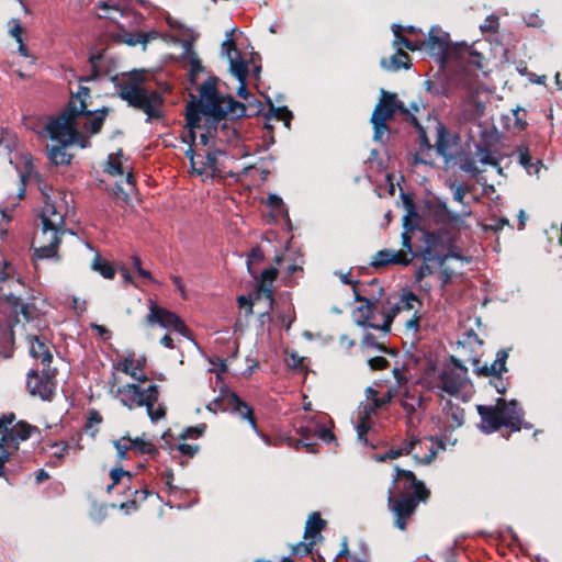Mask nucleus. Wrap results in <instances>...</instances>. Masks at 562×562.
Listing matches in <instances>:
<instances>
[{
    "label": "nucleus",
    "mask_w": 562,
    "mask_h": 562,
    "mask_svg": "<svg viewBox=\"0 0 562 562\" xmlns=\"http://www.w3.org/2000/svg\"><path fill=\"white\" fill-rule=\"evenodd\" d=\"M325 526L326 520H324L321 517L319 513H312L305 525L304 538H313V540H315L316 538L322 539L323 537L321 535V531L322 529L325 528Z\"/></svg>",
    "instance_id": "36"
},
{
    "label": "nucleus",
    "mask_w": 562,
    "mask_h": 562,
    "mask_svg": "<svg viewBox=\"0 0 562 562\" xmlns=\"http://www.w3.org/2000/svg\"><path fill=\"white\" fill-rule=\"evenodd\" d=\"M66 147L63 144L59 146H52L47 150V157L53 166H68L70 165L74 156L66 151Z\"/></svg>",
    "instance_id": "37"
},
{
    "label": "nucleus",
    "mask_w": 562,
    "mask_h": 562,
    "mask_svg": "<svg viewBox=\"0 0 562 562\" xmlns=\"http://www.w3.org/2000/svg\"><path fill=\"white\" fill-rule=\"evenodd\" d=\"M216 111L223 119H227L232 122L240 120L247 115L246 104L237 101L235 98H229L227 105H215Z\"/></svg>",
    "instance_id": "27"
},
{
    "label": "nucleus",
    "mask_w": 562,
    "mask_h": 562,
    "mask_svg": "<svg viewBox=\"0 0 562 562\" xmlns=\"http://www.w3.org/2000/svg\"><path fill=\"white\" fill-rule=\"evenodd\" d=\"M476 151L481 156L479 161L482 165L498 167V160L491 155L487 144H485V145L477 144Z\"/></svg>",
    "instance_id": "52"
},
{
    "label": "nucleus",
    "mask_w": 562,
    "mask_h": 562,
    "mask_svg": "<svg viewBox=\"0 0 562 562\" xmlns=\"http://www.w3.org/2000/svg\"><path fill=\"white\" fill-rule=\"evenodd\" d=\"M134 352L128 353L125 358H123L120 362L113 364L115 370L122 371L125 374L134 375Z\"/></svg>",
    "instance_id": "53"
},
{
    "label": "nucleus",
    "mask_w": 562,
    "mask_h": 562,
    "mask_svg": "<svg viewBox=\"0 0 562 562\" xmlns=\"http://www.w3.org/2000/svg\"><path fill=\"white\" fill-rule=\"evenodd\" d=\"M420 257L425 261H437V263L441 267L449 259L448 252L439 254L435 249L430 250L428 254H424V251H420Z\"/></svg>",
    "instance_id": "61"
},
{
    "label": "nucleus",
    "mask_w": 562,
    "mask_h": 562,
    "mask_svg": "<svg viewBox=\"0 0 562 562\" xmlns=\"http://www.w3.org/2000/svg\"><path fill=\"white\" fill-rule=\"evenodd\" d=\"M49 350L47 340L43 336H32L30 346V356L34 359H38L41 355Z\"/></svg>",
    "instance_id": "48"
},
{
    "label": "nucleus",
    "mask_w": 562,
    "mask_h": 562,
    "mask_svg": "<svg viewBox=\"0 0 562 562\" xmlns=\"http://www.w3.org/2000/svg\"><path fill=\"white\" fill-rule=\"evenodd\" d=\"M218 80L214 75L207 77L203 85L198 88L199 98L195 97L196 104L203 108H215L216 101L220 98Z\"/></svg>",
    "instance_id": "17"
},
{
    "label": "nucleus",
    "mask_w": 562,
    "mask_h": 562,
    "mask_svg": "<svg viewBox=\"0 0 562 562\" xmlns=\"http://www.w3.org/2000/svg\"><path fill=\"white\" fill-rule=\"evenodd\" d=\"M381 67L390 71H397L402 68L409 69L412 67V63L409 61L408 54L403 49L397 48L395 55H393L390 60L382 58Z\"/></svg>",
    "instance_id": "31"
},
{
    "label": "nucleus",
    "mask_w": 562,
    "mask_h": 562,
    "mask_svg": "<svg viewBox=\"0 0 562 562\" xmlns=\"http://www.w3.org/2000/svg\"><path fill=\"white\" fill-rule=\"evenodd\" d=\"M295 432L300 436V439H295L291 436L284 437L283 440L286 441V443L294 448L295 450H299L301 447H304L307 452L310 453H316L317 450V442L314 441L315 432L313 429L308 426H300L295 428Z\"/></svg>",
    "instance_id": "21"
},
{
    "label": "nucleus",
    "mask_w": 562,
    "mask_h": 562,
    "mask_svg": "<svg viewBox=\"0 0 562 562\" xmlns=\"http://www.w3.org/2000/svg\"><path fill=\"white\" fill-rule=\"evenodd\" d=\"M499 27V19L495 14H490L485 18L484 23L480 25L482 33L497 32Z\"/></svg>",
    "instance_id": "58"
},
{
    "label": "nucleus",
    "mask_w": 562,
    "mask_h": 562,
    "mask_svg": "<svg viewBox=\"0 0 562 562\" xmlns=\"http://www.w3.org/2000/svg\"><path fill=\"white\" fill-rule=\"evenodd\" d=\"M356 429H357L358 440L360 442H362L363 445L368 446L369 445V440L367 438V434L370 430V425L366 420V418H360L359 419Z\"/></svg>",
    "instance_id": "62"
},
{
    "label": "nucleus",
    "mask_w": 562,
    "mask_h": 562,
    "mask_svg": "<svg viewBox=\"0 0 562 562\" xmlns=\"http://www.w3.org/2000/svg\"><path fill=\"white\" fill-rule=\"evenodd\" d=\"M204 116V133L200 134V143L203 146H207L210 138H214L217 135L220 123L224 120L215 108H204L201 112Z\"/></svg>",
    "instance_id": "19"
},
{
    "label": "nucleus",
    "mask_w": 562,
    "mask_h": 562,
    "mask_svg": "<svg viewBox=\"0 0 562 562\" xmlns=\"http://www.w3.org/2000/svg\"><path fill=\"white\" fill-rule=\"evenodd\" d=\"M190 59V71H189V81L191 85H195L196 83V76L204 71V66L202 65L200 58L196 56H191Z\"/></svg>",
    "instance_id": "55"
},
{
    "label": "nucleus",
    "mask_w": 562,
    "mask_h": 562,
    "mask_svg": "<svg viewBox=\"0 0 562 562\" xmlns=\"http://www.w3.org/2000/svg\"><path fill=\"white\" fill-rule=\"evenodd\" d=\"M424 205L437 225H458L461 222V215L451 211L447 201L438 195L425 200Z\"/></svg>",
    "instance_id": "10"
},
{
    "label": "nucleus",
    "mask_w": 562,
    "mask_h": 562,
    "mask_svg": "<svg viewBox=\"0 0 562 562\" xmlns=\"http://www.w3.org/2000/svg\"><path fill=\"white\" fill-rule=\"evenodd\" d=\"M412 261V258H408L404 252L401 250L394 251L392 249L385 248L382 250H379L373 260L370 262V266L379 269L384 268L389 265H402V266H408Z\"/></svg>",
    "instance_id": "20"
},
{
    "label": "nucleus",
    "mask_w": 562,
    "mask_h": 562,
    "mask_svg": "<svg viewBox=\"0 0 562 562\" xmlns=\"http://www.w3.org/2000/svg\"><path fill=\"white\" fill-rule=\"evenodd\" d=\"M92 111L89 109L88 98L75 100L70 97L60 113L50 116L48 122H54L56 128L64 130L67 123H76L79 117H90Z\"/></svg>",
    "instance_id": "6"
},
{
    "label": "nucleus",
    "mask_w": 562,
    "mask_h": 562,
    "mask_svg": "<svg viewBox=\"0 0 562 562\" xmlns=\"http://www.w3.org/2000/svg\"><path fill=\"white\" fill-rule=\"evenodd\" d=\"M103 171L110 176H122L124 173L122 162L114 161L113 155H109L106 166Z\"/></svg>",
    "instance_id": "60"
},
{
    "label": "nucleus",
    "mask_w": 562,
    "mask_h": 562,
    "mask_svg": "<svg viewBox=\"0 0 562 562\" xmlns=\"http://www.w3.org/2000/svg\"><path fill=\"white\" fill-rule=\"evenodd\" d=\"M224 154L221 149L209 150L205 154V161L201 162L200 167L194 168V172L199 176H202L206 168L212 170H216L217 156Z\"/></svg>",
    "instance_id": "46"
},
{
    "label": "nucleus",
    "mask_w": 562,
    "mask_h": 562,
    "mask_svg": "<svg viewBox=\"0 0 562 562\" xmlns=\"http://www.w3.org/2000/svg\"><path fill=\"white\" fill-rule=\"evenodd\" d=\"M384 293V289L382 286L379 288L378 295L372 296V305L369 304V307L360 310V307H357L353 314H358L355 316V323L357 326L361 328H372L375 330H379L380 325L372 323L371 319L375 317V311H376V302Z\"/></svg>",
    "instance_id": "22"
},
{
    "label": "nucleus",
    "mask_w": 562,
    "mask_h": 562,
    "mask_svg": "<svg viewBox=\"0 0 562 562\" xmlns=\"http://www.w3.org/2000/svg\"><path fill=\"white\" fill-rule=\"evenodd\" d=\"M131 443V449L134 450L137 454H145L148 446L151 441L145 439V434L134 439L128 440Z\"/></svg>",
    "instance_id": "57"
},
{
    "label": "nucleus",
    "mask_w": 562,
    "mask_h": 562,
    "mask_svg": "<svg viewBox=\"0 0 562 562\" xmlns=\"http://www.w3.org/2000/svg\"><path fill=\"white\" fill-rule=\"evenodd\" d=\"M457 155L459 157L460 155H463V151ZM464 159L460 164V169L464 172L470 173L472 177H476L480 173V169L476 167L475 161L468 155L464 154Z\"/></svg>",
    "instance_id": "56"
},
{
    "label": "nucleus",
    "mask_w": 562,
    "mask_h": 562,
    "mask_svg": "<svg viewBox=\"0 0 562 562\" xmlns=\"http://www.w3.org/2000/svg\"><path fill=\"white\" fill-rule=\"evenodd\" d=\"M0 434V449H8L12 453L19 450L21 440L14 436L13 428H5Z\"/></svg>",
    "instance_id": "44"
},
{
    "label": "nucleus",
    "mask_w": 562,
    "mask_h": 562,
    "mask_svg": "<svg viewBox=\"0 0 562 562\" xmlns=\"http://www.w3.org/2000/svg\"><path fill=\"white\" fill-rule=\"evenodd\" d=\"M518 154V162L521 167L525 168V170L529 173H538L539 172V166L542 165L541 160H537L536 162H532V158L529 151V148L526 145H519L516 147L514 154Z\"/></svg>",
    "instance_id": "35"
},
{
    "label": "nucleus",
    "mask_w": 562,
    "mask_h": 562,
    "mask_svg": "<svg viewBox=\"0 0 562 562\" xmlns=\"http://www.w3.org/2000/svg\"><path fill=\"white\" fill-rule=\"evenodd\" d=\"M449 361L453 368L441 370L438 378L441 382L440 389L447 394L454 396L467 383H470V379L467 376L468 368L460 359L450 356Z\"/></svg>",
    "instance_id": "4"
},
{
    "label": "nucleus",
    "mask_w": 562,
    "mask_h": 562,
    "mask_svg": "<svg viewBox=\"0 0 562 562\" xmlns=\"http://www.w3.org/2000/svg\"><path fill=\"white\" fill-rule=\"evenodd\" d=\"M232 392L226 385L221 387L220 395L215 397L210 404L206 405V409L216 414V408L224 411L225 406H228V394ZM231 409H225V412Z\"/></svg>",
    "instance_id": "45"
},
{
    "label": "nucleus",
    "mask_w": 562,
    "mask_h": 562,
    "mask_svg": "<svg viewBox=\"0 0 562 562\" xmlns=\"http://www.w3.org/2000/svg\"><path fill=\"white\" fill-rule=\"evenodd\" d=\"M278 269L273 266H270L269 268H266L262 270V272L259 274V278L257 279L258 283L256 285V293L257 296H259L260 293H262L267 299L270 301V308L272 307V304L274 303L273 292L271 289V285L273 281L278 277Z\"/></svg>",
    "instance_id": "24"
},
{
    "label": "nucleus",
    "mask_w": 562,
    "mask_h": 562,
    "mask_svg": "<svg viewBox=\"0 0 562 562\" xmlns=\"http://www.w3.org/2000/svg\"><path fill=\"white\" fill-rule=\"evenodd\" d=\"M128 106L143 111L147 117L146 122L150 123L154 120L164 119L165 112L162 110L165 98L157 90H140L135 94L125 92V99H123Z\"/></svg>",
    "instance_id": "1"
},
{
    "label": "nucleus",
    "mask_w": 562,
    "mask_h": 562,
    "mask_svg": "<svg viewBox=\"0 0 562 562\" xmlns=\"http://www.w3.org/2000/svg\"><path fill=\"white\" fill-rule=\"evenodd\" d=\"M54 125V122H47L46 124V131L52 140H56L64 146L78 145L82 149L91 146L90 135L79 132L77 122L67 123L64 130L56 128Z\"/></svg>",
    "instance_id": "7"
},
{
    "label": "nucleus",
    "mask_w": 562,
    "mask_h": 562,
    "mask_svg": "<svg viewBox=\"0 0 562 562\" xmlns=\"http://www.w3.org/2000/svg\"><path fill=\"white\" fill-rule=\"evenodd\" d=\"M393 119V106L392 99H387L385 94H380V100L375 105L370 123L373 127V137L374 142L382 143L385 145L383 140V134L389 131L387 122Z\"/></svg>",
    "instance_id": "9"
},
{
    "label": "nucleus",
    "mask_w": 562,
    "mask_h": 562,
    "mask_svg": "<svg viewBox=\"0 0 562 562\" xmlns=\"http://www.w3.org/2000/svg\"><path fill=\"white\" fill-rule=\"evenodd\" d=\"M429 54L435 57L440 68H445L449 60V49L451 47L449 33L443 32L440 26L434 25L425 41Z\"/></svg>",
    "instance_id": "8"
},
{
    "label": "nucleus",
    "mask_w": 562,
    "mask_h": 562,
    "mask_svg": "<svg viewBox=\"0 0 562 562\" xmlns=\"http://www.w3.org/2000/svg\"><path fill=\"white\" fill-rule=\"evenodd\" d=\"M436 131L437 139L435 149L437 154L441 156L446 162L457 159L458 155L451 154L449 148L460 144V135L458 133H451L441 121H437Z\"/></svg>",
    "instance_id": "13"
},
{
    "label": "nucleus",
    "mask_w": 562,
    "mask_h": 562,
    "mask_svg": "<svg viewBox=\"0 0 562 562\" xmlns=\"http://www.w3.org/2000/svg\"><path fill=\"white\" fill-rule=\"evenodd\" d=\"M396 471V475L393 480V484H395L400 477H404L406 481L409 482L408 488L413 490L412 493L420 492V490H428L425 484L416 477L413 471L401 469L398 465L394 467Z\"/></svg>",
    "instance_id": "39"
},
{
    "label": "nucleus",
    "mask_w": 562,
    "mask_h": 562,
    "mask_svg": "<svg viewBox=\"0 0 562 562\" xmlns=\"http://www.w3.org/2000/svg\"><path fill=\"white\" fill-rule=\"evenodd\" d=\"M476 411L481 418V423L477 425V427L485 435L493 434L499 430L502 427L507 428V426H515L514 424L503 418V413L497 405H477Z\"/></svg>",
    "instance_id": "11"
},
{
    "label": "nucleus",
    "mask_w": 562,
    "mask_h": 562,
    "mask_svg": "<svg viewBox=\"0 0 562 562\" xmlns=\"http://www.w3.org/2000/svg\"><path fill=\"white\" fill-rule=\"evenodd\" d=\"M380 94H385L387 99H392L393 116L396 113H400L405 116V121L407 123H411V117L415 115L409 111V109L404 104V102L398 99L395 92H389L385 89L381 88Z\"/></svg>",
    "instance_id": "41"
},
{
    "label": "nucleus",
    "mask_w": 562,
    "mask_h": 562,
    "mask_svg": "<svg viewBox=\"0 0 562 562\" xmlns=\"http://www.w3.org/2000/svg\"><path fill=\"white\" fill-rule=\"evenodd\" d=\"M21 157H22L23 162H24L25 171L22 172L18 165L14 166L15 169L19 171L20 182H21V187H20L19 192H18V198L19 199H22L24 196L26 181L29 180V178H30V176H31V173L33 172V169H34L33 157H32L31 154H24Z\"/></svg>",
    "instance_id": "40"
},
{
    "label": "nucleus",
    "mask_w": 562,
    "mask_h": 562,
    "mask_svg": "<svg viewBox=\"0 0 562 562\" xmlns=\"http://www.w3.org/2000/svg\"><path fill=\"white\" fill-rule=\"evenodd\" d=\"M246 108H247L248 113L245 117H255V116H259V115L263 116V113H262L263 104L257 98L251 97L250 99H248Z\"/></svg>",
    "instance_id": "54"
},
{
    "label": "nucleus",
    "mask_w": 562,
    "mask_h": 562,
    "mask_svg": "<svg viewBox=\"0 0 562 562\" xmlns=\"http://www.w3.org/2000/svg\"><path fill=\"white\" fill-rule=\"evenodd\" d=\"M56 369H31L26 373V389L32 396H38L43 401H52L55 395L54 376Z\"/></svg>",
    "instance_id": "3"
},
{
    "label": "nucleus",
    "mask_w": 562,
    "mask_h": 562,
    "mask_svg": "<svg viewBox=\"0 0 562 562\" xmlns=\"http://www.w3.org/2000/svg\"><path fill=\"white\" fill-rule=\"evenodd\" d=\"M265 259V254L259 245H256L251 248L250 254L248 255V259L246 261L247 270L249 276L257 280L259 278V274L256 270L251 268L252 262H260Z\"/></svg>",
    "instance_id": "47"
},
{
    "label": "nucleus",
    "mask_w": 562,
    "mask_h": 562,
    "mask_svg": "<svg viewBox=\"0 0 562 562\" xmlns=\"http://www.w3.org/2000/svg\"><path fill=\"white\" fill-rule=\"evenodd\" d=\"M413 302H418L422 305L419 297L413 291L404 288L402 290L400 301L393 304L391 308L383 314V323L380 325L379 330L383 331L384 334H390L394 318L398 317V314L403 310H413Z\"/></svg>",
    "instance_id": "12"
},
{
    "label": "nucleus",
    "mask_w": 562,
    "mask_h": 562,
    "mask_svg": "<svg viewBox=\"0 0 562 562\" xmlns=\"http://www.w3.org/2000/svg\"><path fill=\"white\" fill-rule=\"evenodd\" d=\"M92 269L99 272L104 279L112 280L115 277V268L99 254L95 255L92 261Z\"/></svg>",
    "instance_id": "43"
},
{
    "label": "nucleus",
    "mask_w": 562,
    "mask_h": 562,
    "mask_svg": "<svg viewBox=\"0 0 562 562\" xmlns=\"http://www.w3.org/2000/svg\"><path fill=\"white\" fill-rule=\"evenodd\" d=\"M314 543H315V540H311L308 542L301 541L300 543H297L296 546H294L292 548L291 554L299 555V557H305V555L312 553Z\"/></svg>",
    "instance_id": "59"
},
{
    "label": "nucleus",
    "mask_w": 562,
    "mask_h": 562,
    "mask_svg": "<svg viewBox=\"0 0 562 562\" xmlns=\"http://www.w3.org/2000/svg\"><path fill=\"white\" fill-rule=\"evenodd\" d=\"M179 318L180 316L175 312L158 305L154 301H150L149 313L146 316V322L148 325H158L165 329H172Z\"/></svg>",
    "instance_id": "15"
},
{
    "label": "nucleus",
    "mask_w": 562,
    "mask_h": 562,
    "mask_svg": "<svg viewBox=\"0 0 562 562\" xmlns=\"http://www.w3.org/2000/svg\"><path fill=\"white\" fill-rule=\"evenodd\" d=\"M247 60L249 61V65H252L250 74L252 75L254 78L259 79L262 69L260 54L257 52H252L250 54V58Z\"/></svg>",
    "instance_id": "63"
},
{
    "label": "nucleus",
    "mask_w": 562,
    "mask_h": 562,
    "mask_svg": "<svg viewBox=\"0 0 562 562\" xmlns=\"http://www.w3.org/2000/svg\"><path fill=\"white\" fill-rule=\"evenodd\" d=\"M111 108L101 106L91 112L90 117H86L87 121L82 125V130L88 135H97L101 133L106 116L110 114Z\"/></svg>",
    "instance_id": "26"
},
{
    "label": "nucleus",
    "mask_w": 562,
    "mask_h": 562,
    "mask_svg": "<svg viewBox=\"0 0 562 562\" xmlns=\"http://www.w3.org/2000/svg\"><path fill=\"white\" fill-rule=\"evenodd\" d=\"M116 394L122 395L120 402L128 409H133L135 406H144L140 403V400H143V389L139 384L127 383L120 386L116 390Z\"/></svg>",
    "instance_id": "23"
},
{
    "label": "nucleus",
    "mask_w": 562,
    "mask_h": 562,
    "mask_svg": "<svg viewBox=\"0 0 562 562\" xmlns=\"http://www.w3.org/2000/svg\"><path fill=\"white\" fill-rule=\"evenodd\" d=\"M442 413L454 422V425L448 427L449 430L453 431L463 426L465 412L460 405L454 404L451 400H446Z\"/></svg>",
    "instance_id": "34"
},
{
    "label": "nucleus",
    "mask_w": 562,
    "mask_h": 562,
    "mask_svg": "<svg viewBox=\"0 0 562 562\" xmlns=\"http://www.w3.org/2000/svg\"><path fill=\"white\" fill-rule=\"evenodd\" d=\"M204 110L203 106H200L195 103V95L190 94V100L188 101L186 105V126L189 130V132L196 131L201 127V120L203 117V114L201 112Z\"/></svg>",
    "instance_id": "28"
},
{
    "label": "nucleus",
    "mask_w": 562,
    "mask_h": 562,
    "mask_svg": "<svg viewBox=\"0 0 562 562\" xmlns=\"http://www.w3.org/2000/svg\"><path fill=\"white\" fill-rule=\"evenodd\" d=\"M392 30L394 33V44L402 45L405 48L415 52L425 48L426 42L424 41H412L408 37L401 34L402 26L400 24H393Z\"/></svg>",
    "instance_id": "38"
},
{
    "label": "nucleus",
    "mask_w": 562,
    "mask_h": 562,
    "mask_svg": "<svg viewBox=\"0 0 562 562\" xmlns=\"http://www.w3.org/2000/svg\"><path fill=\"white\" fill-rule=\"evenodd\" d=\"M158 397L159 386L157 384H150L146 390H143V400H140V403L144 404L146 408H150V406H155Z\"/></svg>",
    "instance_id": "50"
},
{
    "label": "nucleus",
    "mask_w": 562,
    "mask_h": 562,
    "mask_svg": "<svg viewBox=\"0 0 562 562\" xmlns=\"http://www.w3.org/2000/svg\"><path fill=\"white\" fill-rule=\"evenodd\" d=\"M415 130L416 132L418 133V137H419V150L420 151H424V150H428L430 149L431 145H430V142H429V138L427 136V133L424 128V126L420 124V122L417 120L416 116H412L411 117V123H409Z\"/></svg>",
    "instance_id": "49"
},
{
    "label": "nucleus",
    "mask_w": 562,
    "mask_h": 562,
    "mask_svg": "<svg viewBox=\"0 0 562 562\" xmlns=\"http://www.w3.org/2000/svg\"><path fill=\"white\" fill-rule=\"evenodd\" d=\"M497 406H501V412L503 413V418L514 424L515 426H507V428L512 432L519 431L522 425V418L525 416V411L519 404L517 400H505L504 397H498L496 400Z\"/></svg>",
    "instance_id": "14"
},
{
    "label": "nucleus",
    "mask_w": 562,
    "mask_h": 562,
    "mask_svg": "<svg viewBox=\"0 0 562 562\" xmlns=\"http://www.w3.org/2000/svg\"><path fill=\"white\" fill-rule=\"evenodd\" d=\"M420 232L423 233L425 244L420 251H424V254H428L436 247H447L449 244H453V236L446 226H441L431 232L420 228Z\"/></svg>",
    "instance_id": "16"
},
{
    "label": "nucleus",
    "mask_w": 562,
    "mask_h": 562,
    "mask_svg": "<svg viewBox=\"0 0 562 562\" xmlns=\"http://www.w3.org/2000/svg\"><path fill=\"white\" fill-rule=\"evenodd\" d=\"M520 112L526 114V110L520 106L512 110V113L515 117L514 127L519 132L525 131L528 127V122L520 115Z\"/></svg>",
    "instance_id": "64"
},
{
    "label": "nucleus",
    "mask_w": 562,
    "mask_h": 562,
    "mask_svg": "<svg viewBox=\"0 0 562 562\" xmlns=\"http://www.w3.org/2000/svg\"><path fill=\"white\" fill-rule=\"evenodd\" d=\"M443 68L434 75L432 79L425 81V89L428 93L437 98H448L450 95L449 78L441 72Z\"/></svg>",
    "instance_id": "25"
},
{
    "label": "nucleus",
    "mask_w": 562,
    "mask_h": 562,
    "mask_svg": "<svg viewBox=\"0 0 562 562\" xmlns=\"http://www.w3.org/2000/svg\"><path fill=\"white\" fill-rule=\"evenodd\" d=\"M430 496L429 490H420L417 493H404L394 503L392 510L395 515L394 525L400 530L407 528V518H409L417 509L419 503H426Z\"/></svg>",
    "instance_id": "2"
},
{
    "label": "nucleus",
    "mask_w": 562,
    "mask_h": 562,
    "mask_svg": "<svg viewBox=\"0 0 562 562\" xmlns=\"http://www.w3.org/2000/svg\"><path fill=\"white\" fill-rule=\"evenodd\" d=\"M224 409H231V413L238 414L240 418L247 420L255 432H258L257 420L254 414V408L247 404L236 392H229L228 406Z\"/></svg>",
    "instance_id": "18"
},
{
    "label": "nucleus",
    "mask_w": 562,
    "mask_h": 562,
    "mask_svg": "<svg viewBox=\"0 0 562 562\" xmlns=\"http://www.w3.org/2000/svg\"><path fill=\"white\" fill-rule=\"evenodd\" d=\"M44 220L53 223L55 229H58L61 232V234H65V217L57 212L56 205L49 200L45 201V205L41 213V222L43 223Z\"/></svg>",
    "instance_id": "32"
},
{
    "label": "nucleus",
    "mask_w": 562,
    "mask_h": 562,
    "mask_svg": "<svg viewBox=\"0 0 562 562\" xmlns=\"http://www.w3.org/2000/svg\"><path fill=\"white\" fill-rule=\"evenodd\" d=\"M10 428H13L14 436L21 441H25L34 434H41L38 427L29 424L25 420H19Z\"/></svg>",
    "instance_id": "42"
},
{
    "label": "nucleus",
    "mask_w": 562,
    "mask_h": 562,
    "mask_svg": "<svg viewBox=\"0 0 562 562\" xmlns=\"http://www.w3.org/2000/svg\"><path fill=\"white\" fill-rule=\"evenodd\" d=\"M206 430L205 424H199L196 426H189L183 429V431L179 435V439L186 440V439H196L204 435Z\"/></svg>",
    "instance_id": "51"
},
{
    "label": "nucleus",
    "mask_w": 562,
    "mask_h": 562,
    "mask_svg": "<svg viewBox=\"0 0 562 562\" xmlns=\"http://www.w3.org/2000/svg\"><path fill=\"white\" fill-rule=\"evenodd\" d=\"M227 59L229 63V72L236 78V80H247L250 74L249 61L240 57L239 53L235 56L227 53Z\"/></svg>",
    "instance_id": "30"
},
{
    "label": "nucleus",
    "mask_w": 562,
    "mask_h": 562,
    "mask_svg": "<svg viewBox=\"0 0 562 562\" xmlns=\"http://www.w3.org/2000/svg\"><path fill=\"white\" fill-rule=\"evenodd\" d=\"M61 232L55 229L53 223L47 220L43 221V227L40 239L43 243L40 247L34 248V259H58V247L61 243Z\"/></svg>",
    "instance_id": "5"
},
{
    "label": "nucleus",
    "mask_w": 562,
    "mask_h": 562,
    "mask_svg": "<svg viewBox=\"0 0 562 562\" xmlns=\"http://www.w3.org/2000/svg\"><path fill=\"white\" fill-rule=\"evenodd\" d=\"M263 97L269 106L268 111L263 113L265 120H270L271 117H274L277 120H284V125L286 127H290L291 120L293 119V113L288 109V106H274L269 95L263 94Z\"/></svg>",
    "instance_id": "33"
},
{
    "label": "nucleus",
    "mask_w": 562,
    "mask_h": 562,
    "mask_svg": "<svg viewBox=\"0 0 562 562\" xmlns=\"http://www.w3.org/2000/svg\"><path fill=\"white\" fill-rule=\"evenodd\" d=\"M123 76H128L130 81L126 82L125 86L122 87V90L117 92V95L121 100L125 99V92H130L132 94L137 93L140 90H146L144 87L145 77L143 69H133L127 74H122Z\"/></svg>",
    "instance_id": "29"
}]
</instances>
